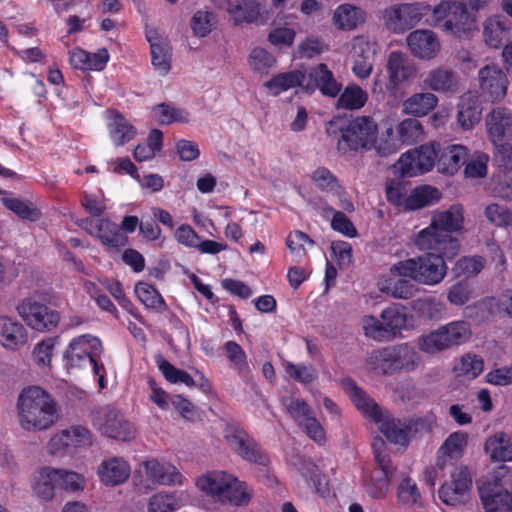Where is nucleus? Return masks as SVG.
<instances>
[{"label": "nucleus", "mask_w": 512, "mask_h": 512, "mask_svg": "<svg viewBox=\"0 0 512 512\" xmlns=\"http://www.w3.org/2000/svg\"><path fill=\"white\" fill-rule=\"evenodd\" d=\"M482 104L475 92L461 95L457 104V123L464 130L472 129L479 123L482 116Z\"/></svg>", "instance_id": "28"}, {"label": "nucleus", "mask_w": 512, "mask_h": 512, "mask_svg": "<svg viewBox=\"0 0 512 512\" xmlns=\"http://www.w3.org/2000/svg\"><path fill=\"white\" fill-rule=\"evenodd\" d=\"M79 226L108 251L117 250L127 243V237L120 232L118 225L107 218H87Z\"/></svg>", "instance_id": "14"}, {"label": "nucleus", "mask_w": 512, "mask_h": 512, "mask_svg": "<svg viewBox=\"0 0 512 512\" xmlns=\"http://www.w3.org/2000/svg\"><path fill=\"white\" fill-rule=\"evenodd\" d=\"M438 105V97L432 92H419L406 98L401 107L403 114L424 117Z\"/></svg>", "instance_id": "39"}, {"label": "nucleus", "mask_w": 512, "mask_h": 512, "mask_svg": "<svg viewBox=\"0 0 512 512\" xmlns=\"http://www.w3.org/2000/svg\"><path fill=\"white\" fill-rule=\"evenodd\" d=\"M447 348L468 342L472 336L471 326L464 320H456L439 327Z\"/></svg>", "instance_id": "45"}, {"label": "nucleus", "mask_w": 512, "mask_h": 512, "mask_svg": "<svg viewBox=\"0 0 512 512\" xmlns=\"http://www.w3.org/2000/svg\"><path fill=\"white\" fill-rule=\"evenodd\" d=\"M386 70L388 79L382 80V72L378 71L371 84V92L376 96L386 93L395 95L405 82L413 81L418 73L416 64L403 52L392 51L387 58Z\"/></svg>", "instance_id": "6"}, {"label": "nucleus", "mask_w": 512, "mask_h": 512, "mask_svg": "<svg viewBox=\"0 0 512 512\" xmlns=\"http://www.w3.org/2000/svg\"><path fill=\"white\" fill-rule=\"evenodd\" d=\"M58 487L65 491L79 492L86 487L84 475L63 468H55Z\"/></svg>", "instance_id": "55"}, {"label": "nucleus", "mask_w": 512, "mask_h": 512, "mask_svg": "<svg viewBox=\"0 0 512 512\" xmlns=\"http://www.w3.org/2000/svg\"><path fill=\"white\" fill-rule=\"evenodd\" d=\"M106 120L109 137L115 146H123L135 137V128L118 112L108 111Z\"/></svg>", "instance_id": "37"}, {"label": "nucleus", "mask_w": 512, "mask_h": 512, "mask_svg": "<svg viewBox=\"0 0 512 512\" xmlns=\"http://www.w3.org/2000/svg\"><path fill=\"white\" fill-rule=\"evenodd\" d=\"M426 251L423 255L396 262L391 266L392 273L406 275L421 285L435 286L441 283L447 275L446 260L454 257L444 255L442 250Z\"/></svg>", "instance_id": "4"}, {"label": "nucleus", "mask_w": 512, "mask_h": 512, "mask_svg": "<svg viewBox=\"0 0 512 512\" xmlns=\"http://www.w3.org/2000/svg\"><path fill=\"white\" fill-rule=\"evenodd\" d=\"M406 43L411 54L424 61L435 59L441 51L439 38L429 29L412 31L406 37Z\"/></svg>", "instance_id": "22"}, {"label": "nucleus", "mask_w": 512, "mask_h": 512, "mask_svg": "<svg viewBox=\"0 0 512 512\" xmlns=\"http://www.w3.org/2000/svg\"><path fill=\"white\" fill-rule=\"evenodd\" d=\"M424 10L420 3L394 5L384 10L382 20L389 30L403 33L421 20Z\"/></svg>", "instance_id": "16"}, {"label": "nucleus", "mask_w": 512, "mask_h": 512, "mask_svg": "<svg viewBox=\"0 0 512 512\" xmlns=\"http://www.w3.org/2000/svg\"><path fill=\"white\" fill-rule=\"evenodd\" d=\"M396 132L402 145H413L425 138L422 123L415 118H405L396 126Z\"/></svg>", "instance_id": "51"}, {"label": "nucleus", "mask_w": 512, "mask_h": 512, "mask_svg": "<svg viewBox=\"0 0 512 512\" xmlns=\"http://www.w3.org/2000/svg\"><path fill=\"white\" fill-rule=\"evenodd\" d=\"M195 484L206 497L221 505L246 506L253 496V489L246 482L222 470L199 476Z\"/></svg>", "instance_id": "3"}, {"label": "nucleus", "mask_w": 512, "mask_h": 512, "mask_svg": "<svg viewBox=\"0 0 512 512\" xmlns=\"http://www.w3.org/2000/svg\"><path fill=\"white\" fill-rule=\"evenodd\" d=\"M180 506V499L175 493L160 491L149 497L147 512H175Z\"/></svg>", "instance_id": "53"}, {"label": "nucleus", "mask_w": 512, "mask_h": 512, "mask_svg": "<svg viewBox=\"0 0 512 512\" xmlns=\"http://www.w3.org/2000/svg\"><path fill=\"white\" fill-rule=\"evenodd\" d=\"M17 421L26 432H41L53 427L58 420L57 403L38 386L24 388L16 402Z\"/></svg>", "instance_id": "2"}, {"label": "nucleus", "mask_w": 512, "mask_h": 512, "mask_svg": "<svg viewBox=\"0 0 512 512\" xmlns=\"http://www.w3.org/2000/svg\"><path fill=\"white\" fill-rule=\"evenodd\" d=\"M478 86L481 93L492 102L505 98L509 85L506 73L497 65L488 64L478 71Z\"/></svg>", "instance_id": "19"}, {"label": "nucleus", "mask_w": 512, "mask_h": 512, "mask_svg": "<svg viewBox=\"0 0 512 512\" xmlns=\"http://www.w3.org/2000/svg\"><path fill=\"white\" fill-rule=\"evenodd\" d=\"M27 342V331L22 323L9 316H0V344L15 351Z\"/></svg>", "instance_id": "32"}, {"label": "nucleus", "mask_w": 512, "mask_h": 512, "mask_svg": "<svg viewBox=\"0 0 512 512\" xmlns=\"http://www.w3.org/2000/svg\"><path fill=\"white\" fill-rule=\"evenodd\" d=\"M464 222V208L460 204L437 210L432 214L430 224L416 234L414 243L419 250H442L444 255L456 257L461 246L452 234L462 233Z\"/></svg>", "instance_id": "1"}, {"label": "nucleus", "mask_w": 512, "mask_h": 512, "mask_svg": "<svg viewBox=\"0 0 512 512\" xmlns=\"http://www.w3.org/2000/svg\"><path fill=\"white\" fill-rule=\"evenodd\" d=\"M1 201L7 209L22 219L36 221L40 218V211L37 208L18 198L11 197L8 193H3Z\"/></svg>", "instance_id": "57"}, {"label": "nucleus", "mask_w": 512, "mask_h": 512, "mask_svg": "<svg viewBox=\"0 0 512 512\" xmlns=\"http://www.w3.org/2000/svg\"><path fill=\"white\" fill-rule=\"evenodd\" d=\"M366 21V11L351 3H342L332 11L331 23L339 31H354L363 26Z\"/></svg>", "instance_id": "26"}, {"label": "nucleus", "mask_w": 512, "mask_h": 512, "mask_svg": "<svg viewBox=\"0 0 512 512\" xmlns=\"http://www.w3.org/2000/svg\"><path fill=\"white\" fill-rule=\"evenodd\" d=\"M368 101V93L357 84L345 87L337 100V107L346 110H359Z\"/></svg>", "instance_id": "49"}, {"label": "nucleus", "mask_w": 512, "mask_h": 512, "mask_svg": "<svg viewBox=\"0 0 512 512\" xmlns=\"http://www.w3.org/2000/svg\"><path fill=\"white\" fill-rule=\"evenodd\" d=\"M420 365L419 353L407 343L374 350L366 358L367 368L382 375L412 372Z\"/></svg>", "instance_id": "5"}, {"label": "nucleus", "mask_w": 512, "mask_h": 512, "mask_svg": "<svg viewBox=\"0 0 512 512\" xmlns=\"http://www.w3.org/2000/svg\"><path fill=\"white\" fill-rule=\"evenodd\" d=\"M58 487L55 468L43 466L37 469L31 477L33 495L41 502H50L55 497Z\"/></svg>", "instance_id": "30"}, {"label": "nucleus", "mask_w": 512, "mask_h": 512, "mask_svg": "<svg viewBox=\"0 0 512 512\" xmlns=\"http://www.w3.org/2000/svg\"><path fill=\"white\" fill-rule=\"evenodd\" d=\"M399 502L408 507L415 508L422 505V496L415 481L411 478H404L397 489Z\"/></svg>", "instance_id": "54"}, {"label": "nucleus", "mask_w": 512, "mask_h": 512, "mask_svg": "<svg viewBox=\"0 0 512 512\" xmlns=\"http://www.w3.org/2000/svg\"><path fill=\"white\" fill-rule=\"evenodd\" d=\"M133 480L137 487L150 488L182 485L183 476L171 463L151 458L143 461L138 466Z\"/></svg>", "instance_id": "10"}, {"label": "nucleus", "mask_w": 512, "mask_h": 512, "mask_svg": "<svg viewBox=\"0 0 512 512\" xmlns=\"http://www.w3.org/2000/svg\"><path fill=\"white\" fill-rule=\"evenodd\" d=\"M379 50L378 42L370 36L357 35L352 38L350 49L351 70L356 78L366 80L371 76Z\"/></svg>", "instance_id": "12"}, {"label": "nucleus", "mask_w": 512, "mask_h": 512, "mask_svg": "<svg viewBox=\"0 0 512 512\" xmlns=\"http://www.w3.org/2000/svg\"><path fill=\"white\" fill-rule=\"evenodd\" d=\"M264 87L272 96H278L295 87H300L305 92L313 88L312 84L306 83V73L300 70L279 73L266 81Z\"/></svg>", "instance_id": "31"}, {"label": "nucleus", "mask_w": 512, "mask_h": 512, "mask_svg": "<svg viewBox=\"0 0 512 512\" xmlns=\"http://www.w3.org/2000/svg\"><path fill=\"white\" fill-rule=\"evenodd\" d=\"M343 389L354 403L356 408L368 419L379 420L383 411L379 406L351 379H344Z\"/></svg>", "instance_id": "36"}, {"label": "nucleus", "mask_w": 512, "mask_h": 512, "mask_svg": "<svg viewBox=\"0 0 512 512\" xmlns=\"http://www.w3.org/2000/svg\"><path fill=\"white\" fill-rule=\"evenodd\" d=\"M484 449L493 462L512 461V436L497 432L487 438Z\"/></svg>", "instance_id": "42"}, {"label": "nucleus", "mask_w": 512, "mask_h": 512, "mask_svg": "<svg viewBox=\"0 0 512 512\" xmlns=\"http://www.w3.org/2000/svg\"><path fill=\"white\" fill-rule=\"evenodd\" d=\"M402 143L399 139L397 132L395 133L392 127L387 128L378 139L376 136L375 145L373 149L381 156H389L397 153L402 148Z\"/></svg>", "instance_id": "61"}, {"label": "nucleus", "mask_w": 512, "mask_h": 512, "mask_svg": "<svg viewBox=\"0 0 512 512\" xmlns=\"http://www.w3.org/2000/svg\"><path fill=\"white\" fill-rule=\"evenodd\" d=\"M438 150L437 169L446 175L456 174L468 157V149L461 144H448Z\"/></svg>", "instance_id": "34"}, {"label": "nucleus", "mask_w": 512, "mask_h": 512, "mask_svg": "<svg viewBox=\"0 0 512 512\" xmlns=\"http://www.w3.org/2000/svg\"><path fill=\"white\" fill-rule=\"evenodd\" d=\"M378 136V124L370 116H357L341 130L337 149L344 155L349 151H370Z\"/></svg>", "instance_id": "9"}, {"label": "nucleus", "mask_w": 512, "mask_h": 512, "mask_svg": "<svg viewBox=\"0 0 512 512\" xmlns=\"http://www.w3.org/2000/svg\"><path fill=\"white\" fill-rule=\"evenodd\" d=\"M472 480L466 467L456 468L439 489L440 500L448 506L465 504L470 498Z\"/></svg>", "instance_id": "17"}, {"label": "nucleus", "mask_w": 512, "mask_h": 512, "mask_svg": "<svg viewBox=\"0 0 512 512\" xmlns=\"http://www.w3.org/2000/svg\"><path fill=\"white\" fill-rule=\"evenodd\" d=\"M417 347L420 351L427 354H435L448 349L439 327L426 334H422L417 339Z\"/></svg>", "instance_id": "64"}, {"label": "nucleus", "mask_w": 512, "mask_h": 512, "mask_svg": "<svg viewBox=\"0 0 512 512\" xmlns=\"http://www.w3.org/2000/svg\"><path fill=\"white\" fill-rule=\"evenodd\" d=\"M309 178L312 184L323 192L340 196L343 191L337 177L326 167H317L310 173Z\"/></svg>", "instance_id": "48"}, {"label": "nucleus", "mask_w": 512, "mask_h": 512, "mask_svg": "<svg viewBox=\"0 0 512 512\" xmlns=\"http://www.w3.org/2000/svg\"><path fill=\"white\" fill-rule=\"evenodd\" d=\"M16 310L28 327L39 332L54 329L60 321V316L57 311L50 309L33 297H27L21 300Z\"/></svg>", "instance_id": "13"}, {"label": "nucleus", "mask_w": 512, "mask_h": 512, "mask_svg": "<svg viewBox=\"0 0 512 512\" xmlns=\"http://www.w3.org/2000/svg\"><path fill=\"white\" fill-rule=\"evenodd\" d=\"M152 117L160 124L186 123L189 121V113L186 110L166 104H159L154 107Z\"/></svg>", "instance_id": "56"}, {"label": "nucleus", "mask_w": 512, "mask_h": 512, "mask_svg": "<svg viewBox=\"0 0 512 512\" xmlns=\"http://www.w3.org/2000/svg\"><path fill=\"white\" fill-rule=\"evenodd\" d=\"M374 422L389 441L402 446L407 444V427L404 423L394 419L388 412H383L380 419Z\"/></svg>", "instance_id": "44"}, {"label": "nucleus", "mask_w": 512, "mask_h": 512, "mask_svg": "<svg viewBox=\"0 0 512 512\" xmlns=\"http://www.w3.org/2000/svg\"><path fill=\"white\" fill-rule=\"evenodd\" d=\"M384 447L382 440H375L373 448L375 458L378 464L369 481L365 483L366 492L375 499H382L386 496L390 481L394 473V468L388 455L381 450Z\"/></svg>", "instance_id": "15"}, {"label": "nucleus", "mask_w": 512, "mask_h": 512, "mask_svg": "<svg viewBox=\"0 0 512 512\" xmlns=\"http://www.w3.org/2000/svg\"><path fill=\"white\" fill-rule=\"evenodd\" d=\"M306 83L313 86V88L306 90L307 93H312L319 88L321 93L328 97H336L342 88L341 83L335 79L332 71L323 63L309 70L306 74Z\"/></svg>", "instance_id": "29"}, {"label": "nucleus", "mask_w": 512, "mask_h": 512, "mask_svg": "<svg viewBox=\"0 0 512 512\" xmlns=\"http://www.w3.org/2000/svg\"><path fill=\"white\" fill-rule=\"evenodd\" d=\"M224 438L230 448L242 459L263 466L268 464V457L244 431L234 426H227L224 431Z\"/></svg>", "instance_id": "18"}, {"label": "nucleus", "mask_w": 512, "mask_h": 512, "mask_svg": "<svg viewBox=\"0 0 512 512\" xmlns=\"http://www.w3.org/2000/svg\"><path fill=\"white\" fill-rule=\"evenodd\" d=\"M96 425L103 435L115 440L131 441L136 436L134 425L116 409L103 411Z\"/></svg>", "instance_id": "20"}, {"label": "nucleus", "mask_w": 512, "mask_h": 512, "mask_svg": "<svg viewBox=\"0 0 512 512\" xmlns=\"http://www.w3.org/2000/svg\"><path fill=\"white\" fill-rule=\"evenodd\" d=\"M234 25L256 22L261 17V4L257 0H219Z\"/></svg>", "instance_id": "25"}, {"label": "nucleus", "mask_w": 512, "mask_h": 512, "mask_svg": "<svg viewBox=\"0 0 512 512\" xmlns=\"http://www.w3.org/2000/svg\"><path fill=\"white\" fill-rule=\"evenodd\" d=\"M295 19H297L296 14L279 13L267 35L268 42L279 49L291 47L294 44L297 32L295 28L288 25V20Z\"/></svg>", "instance_id": "33"}, {"label": "nucleus", "mask_w": 512, "mask_h": 512, "mask_svg": "<svg viewBox=\"0 0 512 512\" xmlns=\"http://www.w3.org/2000/svg\"><path fill=\"white\" fill-rule=\"evenodd\" d=\"M485 127L493 145L512 140V113L508 108L495 107L485 117Z\"/></svg>", "instance_id": "23"}, {"label": "nucleus", "mask_w": 512, "mask_h": 512, "mask_svg": "<svg viewBox=\"0 0 512 512\" xmlns=\"http://www.w3.org/2000/svg\"><path fill=\"white\" fill-rule=\"evenodd\" d=\"M480 498L485 512H512V494L502 487H484Z\"/></svg>", "instance_id": "38"}, {"label": "nucleus", "mask_w": 512, "mask_h": 512, "mask_svg": "<svg viewBox=\"0 0 512 512\" xmlns=\"http://www.w3.org/2000/svg\"><path fill=\"white\" fill-rule=\"evenodd\" d=\"M226 357L239 375L245 376L250 372L245 351L234 341L224 344Z\"/></svg>", "instance_id": "60"}, {"label": "nucleus", "mask_w": 512, "mask_h": 512, "mask_svg": "<svg viewBox=\"0 0 512 512\" xmlns=\"http://www.w3.org/2000/svg\"><path fill=\"white\" fill-rule=\"evenodd\" d=\"M99 482L109 488H114L126 483L131 476V465L122 456H110L104 458L96 468Z\"/></svg>", "instance_id": "21"}, {"label": "nucleus", "mask_w": 512, "mask_h": 512, "mask_svg": "<svg viewBox=\"0 0 512 512\" xmlns=\"http://www.w3.org/2000/svg\"><path fill=\"white\" fill-rule=\"evenodd\" d=\"M468 444V434L464 431L451 433L438 450V463L444 466L448 461L460 459Z\"/></svg>", "instance_id": "41"}, {"label": "nucleus", "mask_w": 512, "mask_h": 512, "mask_svg": "<svg viewBox=\"0 0 512 512\" xmlns=\"http://www.w3.org/2000/svg\"><path fill=\"white\" fill-rule=\"evenodd\" d=\"M408 276L394 274L389 268L387 275H383L378 280V288L381 292L386 293L396 299H409L411 298L416 289L411 283Z\"/></svg>", "instance_id": "35"}, {"label": "nucleus", "mask_w": 512, "mask_h": 512, "mask_svg": "<svg viewBox=\"0 0 512 512\" xmlns=\"http://www.w3.org/2000/svg\"><path fill=\"white\" fill-rule=\"evenodd\" d=\"M441 199L440 191L430 185L413 189L405 198V210L414 211L437 203Z\"/></svg>", "instance_id": "46"}, {"label": "nucleus", "mask_w": 512, "mask_h": 512, "mask_svg": "<svg viewBox=\"0 0 512 512\" xmlns=\"http://www.w3.org/2000/svg\"><path fill=\"white\" fill-rule=\"evenodd\" d=\"M102 351L101 341L95 336L85 334L71 340L64 356L72 368L91 366L94 374L98 377L100 388L103 389L105 387L104 368L97 362Z\"/></svg>", "instance_id": "8"}, {"label": "nucleus", "mask_w": 512, "mask_h": 512, "mask_svg": "<svg viewBox=\"0 0 512 512\" xmlns=\"http://www.w3.org/2000/svg\"><path fill=\"white\" fill-rule=\"evenodd\" d=\"M286 245L295 258L302 259L307 249L314 245V241L306 233L296 230L288 234Z\"/></svg>", "instance_id": "63"}, {"label": "nucleus", "mask_w": 512, "mask_h": 512, "mask_svg": "<svg viewBox=\"0 0 512 512\" xmlns=\"http://www.w3.org/2000/svg\"><path fill=\"white\" fill-rule=\"evenodd\" d=\"M437 142H430L403 153L394 165L395 172L403 177H415L432 170L438 156Z\"/></svg>", "instance_id": "11"}, {"label": "nucleus", "mask_w": 512, "mask_h": 512, "mask_svg": "<svg viewBox=\"0 0 512 512\" xmlns=\"http://www.w3.org/2000/svg\"><path fill=\"white\" fill-rule=\"evenodd\" d=\"M424 84L432 91L452 95L460 90L461 81L452 69L437 67L428 71Z\"/></svg>", "instance_id": "27"}, {"label": "nucleus", "mask_w": 512, "mask_h": 512, "mask_svg": "<svg viewBox=\"0 0 512 512\" xmlns=\"http://www.w3.org/2000/svg\"><path fill=\"white\" fill-rule=\"evenodd\" d=\"M435 26L457 38H467L475 30V19L458 1H441L433 10Z\"/></svg>", "instance_id": "7"}, {"label": "nucleus", "mask_w": 512, "mask_h": 512, "mask_svg": "<svg viewBox=\"0 0 512 512\" xmlns=\"http://www.w3.org/2000/svg\"><path fill=\"white\" fill-rule=\"evenodd\" d=\"M292 466L303 477L309 486L313 487L316 491H320L321 486L324 483V478L314 463L301 457H297L292 461Z\"/></svg>", "instance_id": "52"}, {"label": "nucleus", "mask_w": 512, "mask_h": 512, "mask_svg": "<svg viewBox=\"0 0 512 512\" xmlns=\"http://www.w3.org/2000/svg\"><path fill=\"white\" fill-rule=\"evenodd\" d=\"M214 24L215 16L207 9L196 11L190 20L192 33L194 36L199 38L208 36L211 33Z\"/></svg>", "instance_id": "59"}, {"label": "nucleus", "mask_w": 512, "mask_h": 512, "mask_svg": "<svg viewBox=\"0 0 512 512\" xmlns=\"http://www.w3.org/2000/svg\"><path fill=\"white\" fill-rule=\"evenodd\" d=\"M282 367L288 379L303 385L310 384L318 378V372L312 364H296L288 360H283Z\"/></svg>", "instance_id": "50"}, {"label": "nucleus", "mask_w": 512, "mask_h": 512, "mask_svg": "<svg viewBox=\"0 0 512 512\" xmlns=\"http://www.w3.org/2000/svg\"><path fill=\"white\" fill-rule=\"evenodd\" d=\"M390 339L402 336V331L408 327V314L400 305H391L380 313Z\"/></svg>", "instance_id": "43"}, {"label": "nucleus", "mask_w": 512, "mask_h": 512, "mask_svg": "<svg viewBox=\"0 0 512 512\" xmlns=\"http://www.w3.org/2000/svg\"><path fill=\"white\" fill-rule=\"evenodd\" d=\"M146 38L150 44L151 63L155 72L165 76L171 69L172 49L168 40L155 29L146 31Z\"/></svg>", "instance_id": "24"}, {"label": "nucleus", "mask_w": 512, "mask_h": 512, "mask_svg": "<svg viewBox=\"0 0 512 512\" xmlns=\"http://www.w3.org/2000/svg\"><path fill=\"white\" fill-rule=\"evenodd\" d=\"M67 444L71 450L88 448L93 443L91 432L84 426L73 425L65 429Z\"/></svg>", "instance_id": "62"}, {"label": "nucleus", "mask_w": 512, "mask_h": 512, "mask_svg": "<svg viewBox=\"0 0 512 512\" xmlns=\"http://www.w3.org/2000/svg\"><path fill=\"white\" fill-rule=\"evenodd\" d=\"M249 67L258 73L268 74L276 66L275 57L262 47H255L248 56Z\"/></svg>", "instance_id": "58"}, {"label": "nucleus", "mask_w": 512, "mask_h": 512, "mask_svg": "<svg viewBox=\"0 0 512 512\" xmlns=\"http://www.w3.org/2000/svg\"><path fill=\"white\" fill-rule=\"evenodd\" d=\"M135 294L138 300L147 308L157 313L167 310V304L161 294L150 284L138 282L135 285Z\"/></svg>", "instance_id": "47"}, {"label": "nucleus", "mask_w": 512, "mask_h": 512, "mask_svg": "<svg viewBox=\"0 0 512 512\" xmlns=\"http://www.w3.org/2000/svg\"><path fill=\"white\" fill-rule=\"evenodd\" d=\"M510 26L502 15L488 17L483 24V36L486 45L491 48H499L508 38Z\"/></svg>", "instance_id": "40"}]
</instances>
